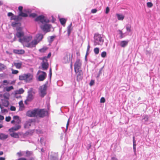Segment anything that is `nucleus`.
<instances>
[{
    "label": "nucleus",
    "mask_w": 160,
    "mask_h": 160,
    "mask_svg": "<svg viewBox=\"0 0 160 160\" xmlns=\"http://www.w3.org/2000/svg\"><path fill=\"white\" fill-rule=\"evenodd\" d=\"M8 137V135L2 133H0V139L4 140L7 138Z\"/></svg>",
    "instance_id": "obj_27"
},
{
    "label": "nucleus",
    "mask_w": 160,
    "mask_h": 160,
    "mask_svg": "<svg viewBox=\"0 0 160 160\" xmlns=\"http://www.w3.org/2000/svg\"><path fill=\"white\" fill-rule=\"evenodd\" d=\"M22 19V18H19L18 15L17 16L14 15V14L10 18L11 20H19Z\"/></svg>",
    "instance_id": "obj_24"
},
{
    "label": "nucleus",
    "mask_w": 160,
    "mask_h": 160,
    "mask_svg": "<svg viewBox=\"0 0 160 160\" xmlns=\"http://www.w3.org/2000/svg\"><path fill=\"white\" fill-rule=\"evenodd\" d=\"M55 36H51L50 37V40L52 42L53 41L55 38Z\"/></svg>",
    "instance_id": "obj_51"
},
{
    "label": "nucleus",
    "mask_w": 160,
    "mask_h": 160,
    "mask_svg": "<svg viewBox=\"0 0 160 160\" xmlns=\"http://www.w3.org/2000/svg\"><path fill=\"white\" fill-rule=\"evenodd\" d=\"M42 61L41 63L42 68L43 70H47L48 67V64L47 62V59L46 57H44L39 58Z\"/></svg>",
    "instance_id": "obj_5"
},
{
    "label": "nucleus",
    "mask_w": 160,
    "mask_h": 160,
    "mask_svg": "<svg viewBox=\"0 0 160 160\" xmlns=\"http://www.w3.org/2000/svg\"><path fill=\"white\" fill-rule=\"evenodd\" d=\"M99 48H96L94 49V52L96 54H98L99 53Z\"/></svg>",
    "instance_id": "obj_38"
},
{
    "label": "nucleus",
    "mask_w": 160,
    "mask_h": 160,
    "mask_svg": "<svg viewBox=\"0 0 160 160\" xmlns=\"http://www.w3.org/2000/svg\"><path fill=\"white\" fill-rule=\"evenodd\" d=\"M21 128V125H19V124H17L15 126L12 127V128H10L8 131L11 132H14V131H17L19 129H20Z\"/></svg>",
    "instance_id": "obj_16"
},
{
    "label": "nucleus",
    "mask_w": 160,
    "mask_h": 160,
    "mask_svg": "<svg viewBox=\"0 0 160 160\" xmlns=\"http://www.w3.org/2000/svg\"><path fill=\"white\" fill-rule=\"evenodd\" d=\"M33 76L30 73L27 74L26 80V82H29L32 80Z\"/></svg>",
    "instance_id": "obj_20"
},
{
    "label": "nucleus",
    "mask_w": 160,
    "mask_h": 160,
    "mask_svg": "<svg viewBox=\"0 0 160 160\" xmlns=\"http://www.w3.org/2000/svg\"><path fill=\"white\" fill-rule=\"evenodd\" d=\"M133 143H136V141L135 140V138L134 137H133Z\"/></svg>",
    "instance_id": "obj_63"
},
{
    "label": "nucleus",
    "mask_w": 160,
    "mask_h": 160,
    "mask_svg": "<svg viewBox=\"0 0 160 160\" xmlns=\"http://www.w3.org/2000/svg\"><path fill=\"white\" fill-rule=\"evenodd\" d=\"M13 52L17 54H22L25 53V51L23 50L14 49Z\"/></svg>",
    "instance_id": "obj_22"
},
{
    "label": "nucleus",
    "mask_w": 160,
    "mask_h": 160,
    "mask_svg": "<svg viewBox=\"0 0 160 160\" xmlns=\"http://www.w3.org/2000/svg\"><path fill=\"white\" fill-rule=\"evenodd\" d=\"M13 15V14L12 12H8V17L11 16V17H12V16Z\"/></svg>",
    "instance_id": "obj_55"
},
{
    "label": "nucleus",
    "mask_w": 160,
    "mask_h": 160,
    "mask_svg": "<svg viewBox=\"0 0 160 160\" xmlns=\"http://www.w3.org/2000/svg\"><path fill=\"white\" fill-rule=\"evenodd\" d=\"M10 110L12 111H15L16 110V108L14 106H12L10 107Z\"/></svg>",
    "instance_id": "obj_48"
},
{
    "label": "nucleus",
    "mask_w": 160,
    "mask_h": 160,
    "mask_svg": "<svg viewBox=\"0 0 160 160\" xmlns=\"http://www.w3.org/2000/svg\"><path fill=\"white\" fill-rule=\"evenodd\" d=\"M72 26V23H71L68 26V36H69L70 33L72 30V28H71V27Z\"/></svg>",
    "instance_id": "obj_33"
},
{
    "label": "nucleus",
    "mask_w": 160,
    "mask_h": 160,
    "mask_svg": "<svg viewBox=\"0 0 160 160\" xmlns=\"http://www.w3.org/2000/svg\"><path fill=\"white\" fill-rule=\"evenodd\" d=\"M3 127L2 123V122H1V123H0V129L3 128Z\"/></svg>",
    "instance_id": "obj_62"
},
{
    "label": "nucleus",
    "mask_w": 160,
    "mask_h": 160,
    "mask_svg": "<svg viewBox=\"0 0 160 160\" xmlns=\"http://www.w3.org/2000/svg\"><path fill=\"white\" fill-rule=\"evenodd\" d=\"M9 83V82L7 80H4L3 81V84L4 85L7 86Z\"/></svg>",
    "instance_id": "obj_43"
},
{
    "label": "nucleus",
    "mask_w": 160,
    "mask_h": 160,
    "mask_svg": "<svg viewBox=\"0 0 160 160\" xmlns=\"http://www.w3.org/2000/svg\"><path fill=\"white\" fill-rule=\"evenodd\" d=\"M37 16V14L35 13H31L29 15V17H32L33 18L36 17Z\"/></svg>",
    "instance_id": "obj_44"
},
{
    "label": "nucleus",
    "mask_w": 160,
    "mask_h": 160,
    "mask_svg": "<svg viewBox=\"0 0 160 160\" xmlns=\"http://www.w3.org/2000/svg\"><path fill=\"white\" fill-rule=\"evenodd\" d=\"M116 16H117L119 20H122L124 19V16L122 15L117 14Z\"/></svg>",
    "instance_id": "obj_34"
},
{
    "label": "nucleus",
    "mask_w": 160,
    "mask_h": 160,
    "mask_svg": "<svg viewBox=\"0 0 160 160\" xmlns=\"http://www.w3.org/2000/svg\"><path fill=\"white\" fill-rule=\"evenodd\" d=\"M38 43L35 39L32 41L31 42L27 44L26 47L28 48H32L35 47L36 46Z\"/></svg>",
    "instance_id": "obj_15"
},
{
    "label": "nucleus",
    "mask_w": 160,
    "mask_h": 160,
    "mask_svg": "<svg viewBox=\"0 0 160 160\" xmlns=\"http://www.w3.org/2000/svg\"><path fill=\"white\" fill-rule=\"evenodd\" d=\"M18 160H26V159L25 158H19Z\"/></svg>",
    "instance_id": "obj_61"
},
{
    "label": "nucleus",
    "mask_w": 160,
    "mask_h": 160,
    "mask_svg": "<svg viewBox=\"0 0 160 160\" xmlns=\"http://www.w3.org/2000/svg\"><path fill=\"white\" fill-rule=\"evenodd\" d=\"M74 72L76 76V78L77 81L79 82L80 81H81L83 78V72L81 70H76V71Z\"/></svg>",
    "instance_id": "obj_6"
},
{
    "label": "nucleus",
    "mask_w": 160,
    "mask_h": 160,
    "mask_svg": "<svg viewBox=\"0 0 160 160\" xmlns=\"http://www.w3.org/2000/svg\"><path fill=\"white\" fill-rule=\"evenodd\" d=\"M51 52H50L49 53H48L47 57H46L47 58H49L51 57Z\"/></svg>",
    "instance_id": "obj_59"
},
{
    "label": "nucleus",
    "mask_w": 160,
    "mask_h": 160,
    "mask_svg": "<svg viewBox=\"0 0 160 160\" xmlns=\"http://www.w3.org/2000/svg\"><path fill=\"white\" fill-rule=\"evenodd\" d=\"M33 122L32 119L29 120L26 122L24 125V128H29L31 126V123Z\"/></svg>",
    "instance_id": "obj_19"
},
{
    "label": "nucleus",
    "mask_w": 160,
    "mask_h": 160,
    "mask_svg": "<svg viewBox=\"0 0 160 160\" xmlns=\"http://www.w3.org/2000/svg\"><path fill=\"white\" fill-rule=\"evenodd\" d=\"M12 73L13 74H17L18 73V71L16 70H14L13 69H11Z\"/></svg>",
    "instance_id": "obj_39"
},
{
    "label": "nucleus",
    "mask_w": 160,
    "mask_h": 160,
    "mask_svg": "<svg viewBox=\"0 0 160 160\" xmlns=\"http://www.w3.org/2000/svg\"><path fill=\"white\" fill-rule=\"evenodd\" d=\"M7 68L6 65L3 63H0V72H2Z\"/></svg>",
    "instance_id": "obj_31"
},
{
    "label": "nucleus",
    "mask_w": 160,
    "mask_h": 160,
    "mask_svg": "<svg viewBox=\"0 0 160 160\" xmlns=\"http://www.w3.org/2000/svg\"><path fill=\"white\" fill-rule=\"evenodd\" d=\"M52 74V69H51V68H50V70H49V75H50V78H51V77Z\"/></svg>",
    "instance_id": "obj_57"
},
{
    "label": "nucleus",
    "mask_w": 160,
    "mask_h": 160,
    "mask_svg": "<svg viewBox=\"0 0 160 160\" xmlns=\"http://www.w3.org/2000/svg\"><path fill=\"white\" fill-rule=\"evenodd\" d=\"M5 158L0 157V160H5Z\"/></svg>",
    "instance_id": "obj_64"
},
{
    "label": "nucleus",
    "mask_w": 160,
    "mask_h": 160,
    "mask_svg": "<svg viewBox=\"0 0 160 160\" xmlns=\"http://www.w3.org/2000/svg\"><path fill=\"white\" fill-rule=\"evenodd\" d=\"M14 89L13 87L12 86L9 87H7L4 88L5 90L7 92H9L12 90Z\"/></svg>",
    "instance_id": "obj_36"
},
{
    "label": "nucleus",
    "mask_w": 160,
    "mask_h": 160,
    "mask_svg": "<svg viewBox=\"0 0 160 160\" xmlns=\"http://www.w3.org/2000/svg\"><path fill=\"white\" fill-rule=\"evenodd\" d=\"M27 116L32 117H37V109H35L32 110H29L26 113Z\"/></svg>",
    "instance_id": "obj_7"
},
{
    "label": "nucleus",
    "mask_w": 160,
    "mask_h": 160,
    "mask_svg": "<svg viewBox=\"0 0 160 160\" xmlns=\"http://www.w3.org/2000/svg\"><path fill=\"white\" fill-rule=\"evenodd\" d=\"M48 48L46 47H44L42 48L39 49V51L42 53H45L48 50Z\"/></svg>",
    "instance_id": "obj_28"
},
{
    "label": "nucleus",
    "mask_w": 160,
    "mask_h": 160,
    "mask_svg": "<svg viewBox=\"0 0 160 160\" xmlns=\"http://www.w3.org/2000/svg\"><path fill=\"white\" fill-rule=\"evenodd\" d=\"M24 91V90L22 88H21L19 89L18 90L16 91H15V93L16 94H21L23 93Z\"/></svg>",
    "instance_id": "obj_32"
},
{
    "label": "nucleus",
    "mask_w": 160,
    "mask_h": 160,
    "mask_svg": "<svg viewBox=\"0 0 160 160\" xmlns=\"http://www.w3.org/2000/svg\"><path fill=\"white\" fill-rule=\"evenodd\" d=\"M109 10L110 9L108 7H107L106 8V13L107 14L109 12Z\"/></svg>",
    "instance_id": "obj_53"
},
{
    "label": "nucleus",
    "mask_w": 160,
    "mask_h": 160,
    "mask_svg": "<svg viewBox=\"0 0 160 160\" xmlns=\"http://www.w3.org/2000/svg\"><path fill=\"white\" fill-rule=\"evenodd\" d=\"M13 65L16 68L20 69L21 68L22 65V62H14Z\"/></svg>",
    "instance_id": "obj_21"
},
{
    "label": "nucleus",
    "mask_w": 160,
    "mask_h": 160,
    "mask_svg": "<svg viewBox=\"0 0 160 160\" xmlns=\"http://www.w3.org/2000/svg\"><path fill=\"white\" fill-rule=\"evenodd\" d=\"M47 112L44 109H37V117L43 118L46 116Z\"/></svg>",
    "instance_id": "obj_11"
},
{
    "label": "nucleus",
    "mask_w": 160,
    "mask_h": 160,
    "mask_svg": "<svg viewBox=\"0 0 160 160\" xmlns=\"http://www.w3.org/2000/svg\"><path fill=\"white\" fill-rule=\"evenodd\" d=\"M97 11V10L96 9H94L92 10L91 12L92 13H94L96 12Z\"/></svg>",
    "instance_id": "obj_52"
},
{
    "label": "nucleus",
    "mask_w": 160,
    "mask_h": 160,
    "mask_svg": "<svg viewBox=\"0 0 160 160\" xmlns=\"http://www.w3.org/2000/svg\"><path fill=\"white\" fill-rule=\"evenodd\" d=\"M105 102V99L104 98L102 97L100 99V102L101 103H104Z\"/></svg>",
    "instance_id": "obj_50"
},
{
    "label": "nucleus",
    "mask_w": 160,
    "mask_h": 160,
    "mask_svg": "<svg viewBox=\"0 0 160 160\" xmlns=\"http://www.w3.org/2000/svg\"><path fill=\"white\" fill-rule=\"evenodd\" d=\"M35 92L33 91V89L31 88L28 92V95L27 97V100L28 101H31L34 98Z\"/></svg>",
    "instance_id": "obj_10"
},
{
    "label": "nucleus",
    "mask_w": 160,
    "mask_h": 160,
    "mask_svg": "<svg viewBox=\"0 0 160 160\" xmlns=\"http://www.w3.org/2000/svg\"><path fill=\"white\" fill-rule=\"evenodd\" d=\"M143 119L145 120V121H148V117L147 116H146Z\"/></svg>",
    "instance_id": "obj_58"
},
{
    "label": "nucleus",
    "mask_w": 160,
    "mask_h": 160,
    "mask_svg": "<svg viewBox=\"0 0 160 160\" xmlns=\"http://www.w3.org/2000/svg\"><path fill=\"white\" fill-rule=\"evenodd\" d=\"M12 26L13 27H16V32L15 35V37H17L19 38L22 39L24 36V32L22 28L20 26L21 23L18 22H12Z\"/></svg>",
    "instance_id": "obj_1"
},
{
    "label": "nucleus",
    "mask_w": 160,
    "mask_h": 160,
    "mask_svg": "<svg viewBox=\"0 0 160 160\" xmlns=\"http://www.w3.org/2000/svg\"><path fill=\"white\" fill-rule=\"evenodd\" d=\"M26 156L29 157L32 154V152H31L27 151H26Z\"/></svg>",
    "instance_id": "obj_40"
},
{
    "label": "nucleus",
    "mask_w": 160,
    "mask_h": 160,
    "mask_svg": "<svg viewBox=\"0 0 160 160\" xmlns=\"http://www.w3.org/2000/svg\"><path fill=\"white\" fill-rule=\"evenodd\" d=\"M19 110H22L24 108V105L23 103V101H21L19 102Z\"/></svg>",
    "instance_id": "obj_29"
},
{
    "label": "nucleus",
    "mask_w": 160,
    "mask_h": 160,
    "mask_svg": "<svg viewBox=\"0 0 160 160\" xmlns=\"http://www.w3.org/2000/svg\"><path fill=\"white\" fill-rule=\"evenodd\" d=\"M104 40L102 38L101 35L98 33L95 34L94 35V43L95 46L101 45L103 42Z\"/></svg>",
    "instance_id": "obj_2"
},
{
    "label": "nucleus",
    "mask_w": 160,
    "mask_h": 160,
    "mask_svg": "<svg viewBox=\"0 0 160 160\" xmlns=\"http://www.w3.org/2000/svg\"><path fill=\"white\" fill-rule=\"evenodd\" d=\"M25 12H23L22 11L21 12H19L18 15L19 18H21V17H27L28 16L27 13H29L28 10H26Z\"/></svg>",
    "instance_id": "obj_17"
},
{
    "label": "nucleus",
    "mask_w": 160,
    "mask_h": 160,
    "mask_svg": "<svg viewBox=\"0 0 160 160\" xmlns=\"http://www.w3.org/2000/svg\"><path fill=\"white\" fill-rule=\"evenodd\" d=\"M131 25H129V26H127L126 27V29L127 31L128 32H130L131 31Z\"/></svg>",
    "instance_id": "obj_45"
},
{
    "label": "nucleus",
    "mask_w": 160,
    "mask_h": 160,
    "mask_svg": "<svg viewBox=\"0 0 160 160\" xmlns=\"http://www.w3.org/2000/svg\"><path fill=\"white\" fill-rule=\"evenodd\" d=\"M128 41H122L120 42V45L122 47H124L127 45Z\"/></svg>",
    "instance_id": "obj_25"
},
{
    "label": "nucleus",
    "mask_w": 160,
    "mask_h": 160,
    "mask_svg": "<svg viewBox=\"0 0 160 160\" xmlns=\"http://www.w3.org/2000/svg\"><path fill=\"white\" fill-rule=\"evenodd\" d=\"M36 21L38 22L39 21L42 23L43 24L44 22H48L49 21H46L45 18V17L42 15H40L37 17L35 19Z\"/></svg>",
    "instance_id": "obj_14"
},
{
    "label": "nucleus",
    "mask_w": 160,
    "mask_h": 160,
    "mask_svg": "<svg viewBox=\"0 0 160 160\" xmlns=\"http://www.w3.org/2000/svg\"><path fill=\"white\" fill-rule=\"evenodd\" d=\"M10 135L12 137L15 138H19L18 134L17 133L14 132L11 133Z\"/></svg>",
    "instance_id": "obj_26"
},
{
    "label": "nucleus",
    "mask_w": 160,
    "mask_h": 160,
    "mask_svg": "<svg viewBox=\"0 0 160 160\" xmlns=\"http://www.w3.org/2000/svg\"><path fill=\"white\" fill-rule=\"evenodd\" d=\"M18 9L19 11V12H21L22 11L23 7L22 6H20L18 7Z\"/></svg>",
    "instance_id": "obj_49"
},
{
    "label": "nucleus",
    "mask_w": 160,
    "mask_h": 160,
    "mask_svg": "<svg viewBox=\"0 0 160 160\" xmlns=\"http://www.w3.org/2000/svg\"><path fill=\"white\" fill-rule=\"evenodd\" d=\"M38 73H41L42 74H40L38 77V80L39 81H43L47 77V74L45 72L39 70L38 72Z\"/></svg>",
    "instance_id": "obj_13"
},
{
    "label": "nucleus",
    "mask_w": 160,
    "mask_h": 160,
    "mask_svg": "<svg viewBox=\"0 0 160 160\" xmlns=\"http://www.w3.org/2000/svg\"><path fill=\"white\" fill-rule=\"evenodd\" d=\"M95 83V81L94 80H91L90 83H89V85L90 86H92V85H93Z\"/></svg>",
    "instance_id": "obj_47"
},
{
    "label": "nucleus",
    "mask_w": 160,
    "mask_h": 160,
    "mask_svg": "<svg viewBox=\"0 0 160 160\" xmlns=\"http://www.w3.org/2000/svg\"><path fill=\"white\" fill-rule=\"evenodd\" d=\"M47 87L46 85L44 84L41 86L39 88L40 95L42 97H43L46 94V91Z\"/></svg>",
    "instance_id": "obj_8"
},
{
    "label": "nucleus",
    "mask_w": 160,
    "mask_h": 160,
    "mask_svg": "<svg viewBox=\"0 0 160 160\" xmlns=\"http://www.w3.org/2000/svg\"><path fill=\"white\" fill-rule=\"evenodd\" d=\"M43 38V36L41 33L37 34L34 38L39 43L41 41Z\"/></svg>",
    "instance_id": "obj_18"
},
{
    "label": "nucleus",
    "mask_w": 160,
    "mask_h": 160,
    "mask_svg": "<svg viewBox=\"0 0 160 160\" xmlns=\"http://www.w3.org/2000/svg\"><path fill=\"white\" fill-rule=\"evenodd\" d=\"M51 25L50 24L45 23L40 26L41 29L44 32H47L50 31Z\"/></svg>",
    "instance_id": "obj_9"
},
{
    "label": "nucleus",
    "mask_w": 160,
    "mask_h": 160,
    "mask_svg": "<svg viewBox=\"0 0 160 160\" xmlns=\"http://www.w3.org/2000/svg\"><path fill=\"white\" fill-rule=\"evenodd\" d=\"M59 20H60V22L61 24L62 25H65V24L66 22V20L65 18H61L59 19Z\"/></svg>",
    "instance_id": "obj_35"
},
{
    "label": "nucleus",
    "mask_w": 160,
    "mask_h": 160,
    "mask_svg": "<svg viewBox=\"0 0 160 160\" xmlns=\"http://www.w3.org/2000/svg\"><path fill=\"white\" fill-rule=\"evenodd\" d=\"M32 38L31 36H25L19 40V41L24 46L26 47L27 44L29 43V42Z\"/></svg>",
    "instance_id": "obj_4"
},
{
    "label": "nucleus",
    "mask_w": 160,
    "mask_h": 160,
    "mask_svg": "<svg viewBox=\"0 0 160 160\" xmlns=\"http://www.w3.org/2000/svg\"><path fill=\"white\" fill-rule=\"evenodd\" d=\"M4 119V117L3 116L0 115V121L3 120Z\"/></svg>",
    "instance_id": "obj_56"
},
{
    "label": "nucleus",
    "mask_w": 160,
    "mask_h": 160,
    "mask_svg": "<svg viewBox=\"0 0 160 160\" xmlns=\"http://www.w3.org/2000/svg\"><path fill=\"white\" fill-rule=\"evenodd\" d=\"M27 74L20 75L19 76V79L20 80H24L25 81Z\"/></svg>",
    "instance_id": "obj_30"
},
{
    "label": "nucleus",
    "mask_w": 160,
    "mask_h": 160,
    "mask_svg": "<svg viewBox=\"0 0 160 160\" xmlns=\"http://www.w3.org/2000/svg\"><path fill=\"white\" fill-rule=\"evenodd\" d=\"M136 143H133V148L134 151L135 152H136Z\"/></svg>",
    "instance_id": "obj_54"
},
{
    "label": "nucleus",
    "mask_w": 160,
    "mask_h": 160,
    "mask_svg": "<svg viewBox=\"0 0 160 160\" xmlns=\"http://www.w3.org/2000/svg\"><path fill=\"white\" fill-rule=\"evenodd\" d=\"M107 55V53L106 52L104 51L102 52L101 56L102 58H105L106 57Z\"/></svg>",
    "instance_id": "obj_42"
},
{
    "label": "nucleus",
    "mask_w": 160,
    "mask_h": 160,
    "mask_svg": "<svg viewBox=\"0 0 160 160\" xmlns=\"http://www.w3.org/2000/svg\"><path fill=\"white\" fill-rule=\"evenodd\" d=\"M11 117L10 116L6 117L5 118V120L6 121L8 122L10 121Z\"/></svg>",
    "instance_id": "obj_46"
},
{
    "label": "nucleus",
    "mask_w": 160,
    "mask_h": 160,
    "mask_svg": "<svg viewBox=\"0 0 160 160\" xmlns=\"http://www.w3.org/2000/svg\"><path fill=\"white\" fill-rule=\"evenodd\" d=\"M147 7L148 8H151L153 6L152 3L150 2H148L147 3Z\"/></svg>",
    "instance_id": "obj_41"
},
{
    "label": "nucleus",
    "mask_w": 160,
    "mask_h": 160,
    "mask_svg": "<svg viewBox=\"0 0 160 160\" xmlns=\"http://www.w3.org/2000/svg\"><path fill=\"white\" fill-rule=\"evenodd\" d=\"M82 62L79 59H77L74 65V71L80 70Z\"/></svg>",
    "instance_id": "obj_12"
},
{
    "label": "nucleus",
    "mask_w": 160,
    "mask_h": 160,
    "mask_svg": "<svg viewBox=\"0 0 160 160\" xmlns=\"http://www.w3.org/2000/svg\"><path fill=\"white\" fill-rule=\"evenodd\" d=\"M13 118L15 120V122L18 124H19L21 123V120L18 116H13Z\"/></svg>",
    "instance_id": "obj_23"
},
{
    "label": "nucleus",
    "mask_w": 160,
    "mask_h": 160,
    "mask_svg": "<svg viewBox=\"0 0 160 160\" xmlns=\"http://www.w3.org/2000/svg\"><path fill=\"white\" fill-rule=\"evenodd\" d=\"M50 160H58V158L57 156L50 155L49 157Z\"/></svg>",
    "instance_id": "obj_37"
},
{
    "label": "nucleus",
    "mask_w": 160,
    "mask_h": 160,
    "mask_svg": "<svg viewBox=\"0 0 160 160\" xmlns=\"http://www.w3.org/2000/svg\"><path fill=\"white\" fill-rule=\"evenodd\" d=\"M72 54L68 52H66L64 54L63 57L62 59V62L64 63H69L71 61L72 58Z\"/></svg>",
    "instance_id": "obj_3"
},
{
    "label": "nucleus",
    "mask_w": 160,
    "mask_h": 160,
    "mask_svg": "<svg viewBox=\"0 0 160 160\" xmlns=\"http://www.w3.org/2000/svg\"><path fill=\"white\" fill-rule=\"evenodd\" d=\"M69 119H68V122H67V125H66V127H67V129L68 128V126L69 125Z\"/></svg>",
    "instance_id": "obj_60"
}]
</instances>
